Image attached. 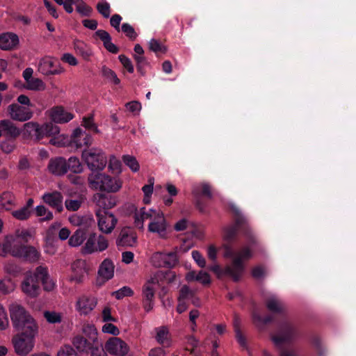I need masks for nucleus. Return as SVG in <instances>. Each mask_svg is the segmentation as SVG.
Listing matches in <instances>:
<instances>
[{
  "instance_id": "nucleus-54",
  "label": "nucleus",
  "mask_w": 356,
  "mask_h": 356,
  "mask_svg": "<svg viewBox=\"0 0 356 356\" xmlns=\"http://www.w3.org/2000/svg\"><path fill=\"white\" fill-rule=\"evenodd\" d=\"M44 316L49 323H58L61 322V316L55 312H45Z\"/></svg>"
},
{
  "instance_id": "nucleus-6",
  "label": "nucleus",
  "mask_w": 356,
  "mask_h": 356,
  "mask_svg": "<svg viewBox=\"0 0 356 356\" xmlns=\"http://www.w3.org/2000/svg\"><path fill=\"white\" fill-rule=\"evenodd\" d=\"M147 219H152L148 225L149 232L158 233L161 236L165 234L166 223L162 212H157L156 210L153 209H149V211H146L145 208H142L140 215H138L135 208V225L140 220L144 221Z\"/></svg>"
},
{
  "instance_id": "nucleus-61",
  "label": "nucleus",
  "mask_w": 356,
  "mask_h": 356,
  "mask_svg": "<svg viewBox=\"0 0 356 356\" xmlns=\"http://www.w3.org/2000/svg\"><path fill=\"white\" fill-rule=\"evenodd\" d=\"M108 248V241L103 236L99 235L97 238V251H104Z\"/></svg>"
},
{
  "instance_id": "nucleus-19",
  "label": "nucleus",
  "mask_w": 356,
  "mask_h": 356,
  "mask_svg": "<svg viewBox=\"0 0 356 356\" xmlns=\"http://www.w3.org/2000/svg\"><path fill=\"white\" fill-rule=\"evenodd\" d=\"M48 170L55 176H63L67 172V160L62 156L51 158L47 165Z\"/></svg>"
},
{
  "instance_id": "nucleus-43",
  "label": "nucleus",
  "mask_w": 356,
  "mask_h": 356,
  "mask_svg": "<svg viewBox=\"0 0 356 356\" xmlns=\"http://www.w3.org/2000/svg\"><path fill=\"white\" fill-rule=\"evenodd\" d=\"M311 343L313 347L315 348L317 352L318 356H325V349L323 347L321 339L317 335H314L311 338Z\"/></svg>"
},
{
  "instance_id": "nucleus-15",
  "label": "nucleus",
  "mask_w": 356,
  "mask_h": 356,
  "mask_svg": "<svg viewBox=\"0 0 356 356\" xmlns=\"http://www.w3.org/2000/svg\"><path fill=\"white\" fill-rule=\"evenodd\" d=\"M99 229L104 233H111L117 223V218L114 215L107 211H102L100 209L95 210Z\"/></svg>"
},
{
  "instance_id": "nucleus-22",
  "label": "nucleus",
  "mask_w": 356,
  "mask_h": 356,
  "mask_svg": "<svg viewBox=\"0 0 356 356\" xmlns=\"http://www.w3.org/2000/svg\"><path fill=\"white\" fill-rule=\"evenodd\" d=\"M97 305V300L92 296H83L76 302V309L81 314L87 315Z\"/></svg>"
},
{
  "instance_id": "nucleus-39",
  "label": "nucleus",
  "mask_w": 356,
  "mask_h": 356,
  "mask_svg": "<svg viewBox=\"0 0 356 356\" xmlns=\"http://www.w3.org/2000/svg\"><path fill=\"white\" fill-rule=\"evenodd\" d=\"M82 126H83L86 129L91 131L95 134H98L99 132L97 124L94 122L93 115H90L87 117H84L82 121Z\"/></svg>"
},
{
  "instance_id": "nucleus-63",
  "label": "nucleus",
  "mask_w": 356,
  "mask_h": 356,
  "mask_svg": "<svg viewBox=\"0 0 356 356\" xmlns=\"http://www.w3.org/2000/svg\"><path fill=\"white\" fill-rule=\"evenodd\" d=\"M17 102L21 104L20 106H24L29 108H33L35 106L34 104L31 102L30 99L28 96L25 95H20L17 97Z\"/></svg>"
},
{
  "instance_id": "nucleus-57",
  "label": "nucleus",
  "mask_w": 356,
  "mask_h": 356,
  "mask_svg": "<svg viewBox=\"0 0 356 356\" xmlns=\"http://www.w3.org/2000/svg\"><path fill=\"white\" fill-rule=\"evenodd\" d=\"M65 204L67 210L76 211L80 208L81 202L79 200H66Z\"/></svg>"
},
{
  "instance_id": "nucleus-8",
  "label": "nucleus",
  "mask_w": 356,
  "mask_h": 356,
  "mask_svg": "<svg viewBox=\"0 0 356 356\" xmlns=\"http://www.w3.org/2000/svg\"><path fill=\"white\" fill-rule=\"evenodd\" d=\"M60 128L52 122H47L42 126L33 122H29L24 124V134L25 136L34 138L40 141L44 137L54 136L58 134Z\"/></svg>"
},
{
  "instance_id": "nucleus-21",
  "label": "nucleus",
  "mask_w": 356,
  "mask_h": 356,
  "mask_svg": "<svg viewBox=\"0 0 356 356\" xmlns=\"http://www.w3.org/2000/svg\"><path fill=\"white\" fill-rule=\"evenodd\" d=\"M62 194L58 191L44 193L42 196L43 201L51 207L55 209L58 213L63 210Z\"/></svg>"
},
{
  "instance_id": "nucleus-29",
  "label": "nucleus",
  "mask_w": 356,
  "mask_h": 356,
  "mask_svg": "<svg viewBox=\"0 0 356 356\" xmlns=\"http://www.w3.org/2000/svg\"><path fill=\"white\" fill-rule=\"evenodd\" d=\"M143 53V47L140 44H135V54H138V56L135 55V63L137 65L138 72L142 75L145 74V67L148 65L146 58L141 56Z\"/></svg>"
},
{
  "instance_id": "nucleus-60",
  "label": "nucleus",
  "mask_w": 356,
  "mask_h": 356,
  "mask_svg": "<svg viewBox=\"0 0 356 356\" xmlns=\"http://www.w3.org/2000/svg\"><path fill=\"white\" fill-rule=\"evenodd\" d=\"M197 281L203 285H208L211 283V277L207 272L200 270L197 275Z\"/></svg>"
},
{
  "instance_id": "nucleus-59",
  "label": "nucleus",
  "mask_w": 356,
  "mask_h": 356,
  "mask_svg": "<svg viewBox=\"0 0 356 356\" xmlns=\"http://www.w3.org/2000/svg\"><path fill=\"white\" fill-rule=\"evenodd\" d=\"M192 257L197 264L200 268H204L206 266V260L204 257L200 254V252L197 250H193L192 252Z\"/></svg>"
},
{
  "instance_id": "nucleus-48",
  "label": "nucleus",
  "mask_w": 356,
  "mask_h": 356,
  "mask_svg": "<svg viewBox=\"0 0 356 356\" xmlns=\"http://www.w3.org/2000/svg\"><path fill=\"white\" fill-rule=\"evenodd\" d=\"M133 294V291L129 286H123L119 290L113 292L112 296L118 300H121L124 297L131 296Z\"/></svg>"
},
{
  "instance_id": "nucleus-27",
  "label": "nucleus",
  "mask_w": 356,
  "mask_h": 356,
  "mask_svg": "<svg viewBox=\"0 0 356 356\" xmlns=\"http://www.w3.org/2000/svg\"><path fill=\"white\" fill-rule=\"evenodd\" d=\"M115 266L110 259H105L100 264L98 275L104 280V282L113 278Z\"/></svg>"
},
{
  "instance_id": "nucleus-24",
  "label": "nucleus",
  "mask_w": 356,
  "mask_h": 356,
  "mask_svg": "<svg viewBox=\"0 0 356 356\" xmlns=\"http://www.w3.org/2000/svg\"><path fill=\"white\" fill-rule=\"evenodd\" d=\"M155 279H152V282H148L143 286V307L146 312H149L153 307L152 300L154 296V289L153 285L155 284Z\"/></svg>"
},
{
  "instance_id": "nucleus-37",
  "label": "nucleus",
  "mask_w": 356,
  "mask_h": 356,
  "mask_svg": "<svg viewBox=\"0 0 356 356\" xmlns=\"http://www.w3.org/2000/svg\"><path fill=\"white\" fill-rule=\"evenodd\" d=\"M149 49L158 56L167 52V47L156 39L150 40L149 42Z\"/></svg>"
},
{
  "instance_id": "nucleus-14",
  "label": "nucleus",
  "mask_w": 356,
  "mask_h": 356,
  "mask_svg": "<svg viewBox=\"0 0 356 356\" xmlns=\"http://www.w3.org/2000/svg\"><path fill=\"white\" fill-rule=\"evenodd\" d=\"M151 261L152 265L156 268L171 269L177 264L178 258L175 252L168 253L157 252L152 254Z\"/></svg>"
},
{
  "instance_id": "nucleus-13",
  "label": "nucleus",
  "mask_w": 356,
  "mask_h": 356,
  "mask_svg": "<svg viewBox=\"0 0 356 356\" xmlns=\"http://www.w3.org/2000/svg\"><path fill=\"white\" fill-rule=\"evenodd\" d=\"M82 159L92 171L91 174L99 172V171L104 170L107 163V159L104 153L101 149H97L83 151Z\"/></svg>"
},
{
  "instance_id": "nucleus-46",
  "label": "nucleus",
  "mask_w": 356,
  "mask_h": 356,
  "mask_svg": "<svg viewBox=\"0 0 356 356\" xmlns=\"http://www.w3.org/2000/svg\"><path fill=\"white\" fill-rule=\"evenodd\" d=\"M254 322L257 325H268L275 321V318L273 316H266L265 317H262L258 314H254L253 315Z\"/></svg>"
},
{
  "instance_id": "nucleus-17",
  "label": "nucleus",
  "mask_w": 356,
  "mask_h": 356,
  "mask_svg": "<svg viewBox=\"0 0 356 356\" xmlns=\"http://www.w3.org/2000/svg\"><path fill=\"white\" fill-rule=\"evenodd\" d=\"M8 111L13 120L24 122L33 117V111L31 108L20 106L19 104H12L8 108Z\"/></svg>"
},
{
  "instance_id": "nucleus-20",
  "label": "nucleus",
  "mask_w": 356,
  "mask_h": 356,
  "mask_svg": "<svg viewBox=\"0 0 356 356\" xmlns=\"http://www.w3.org/2000/svg\"><path fill=\"white\" fill-rule=\"evenodd\" d=\"M0 130L6 138L17 139L21 134L20 129L10 120L0 121Z\"/></svg>"
},
{
  "instance_id": "nucleus-32",
  "label": "nucleus",
  "mask_w": 356,
  "mask_h": 356,
  "mask_svg": "<svg viewBox=\"0 0 356 356\" xmlns=\"http://www.w3.org/2000/svg\"><path fill=\"white\" fill-rule=\"evenodd\" d=\"M88 238L85 245L82 248V252L85 254L97 252V238L95 233H88Z\"/></svg>"
},
{
  "instance_id": "nucleus-56",
  "label": "nucleus",
  "mask_w": 356,
  "mask_h": 356,
  "mask_svg": "<svg viewBox=\"0 0 356 356\" xmlns=\"http://www.w3.org/2000/svg\"><path fill=\"white\" fill-rule=\"evenodd\" d=\"M120 62L123 67L130 73L134 72V66L131 60L124 54H121L118 57Z\"/></svg>"
},
{
  "instance_id": "nucleus-44",
  "label": "nucleus",
  "mask_w": 356,
  "mask_h": 356,
  "mask_svg": "<svg viewBox=\"0 0 356 356\" xmlns=\"http://www.w3.org/2000/svg\"><path fill=\"white\" fill-rule=\"evenodd\" d=\"M97 10L102 15L104 18H108L111 15V6L110 4L106 2H99L96 6Z\"/></svg>"
},
{
  "instance_id": "nucleus-45",
  "label": "nucleus",
  "mask_w": 356,
  "mask_h": 356,
  "mask_svg": "<svg viewBox=\"0 0 356 356\" xmlns=\"http://www.w3.org/2000/svg\"><path fill=\"white\" fill-rule=\"evenodd\" d=\"M89 351H90V356H106V353L98 339L93 343L92 347H91Z\"/></svg>"
},
{
  "instance_id": "nucleus-18",
  "label": "nucleus",
  "mask_w": 356,
  "mask_h": 356,
  "mask_svg": "<svg viewBox=\"0 0 356 356\" xmlns=\"http://www.w3.org/2000/svg\"><path fill=\"white\" fill-rule=\"evenodd\" d=\"M104 348L108 353L117 356H124L129 350L127 343L118 337L110 338L106 342Z\"/></svg>"
},
{
  "instance_id": "nucleus-53",
  "label": "nucleus",
  "mask_w": 356,
  "mask_h": 356,
  "mask_svg": "<svg viewBox=\"0 0 356 356\" xmlns=\"http://www.w3.org/2000/svg\"><path fill=\"white\" fill-rule=\"evenodd\" d=\"M27 88L30 90H42L44 88L43 81L38 78H33L26 82Z\"/></svg>"
},
{
  "instance_id": "nucleus-35",
  "label": "nucleus",
  "mask_w": 356,
  "mask_h": 356,
  "mask_svg": "<svg viewBox=\"0 0 356 356\" xmlns=\"http://www.w3.org/2000/svg\"><path fill=\"white\" fill-rule=\"evenodd\" d=\"M74 47L76 52L81 55L84 59H88L91 56V51L87 44L82 41L74 42Z\"/></svg>"
},
{
  "instance_id": "nucleus-42",
  "label": "nucleus",
  "mask_w": 356,
  "mask_h": 356,
  "mask_svg": "<svg viewBox=\"0 0 356 356\" xmlns=\"http://www.w3.org/2000/svg\"><path fill=\"white\" fill-rule=\"evenodd\" d=\"M76 10L82 17H90L92 15L93 12L92 8L83 1H80V2L76 4Z\"/></svg>"
},
{
  "instance_id": "nucleus-52",
  "label": "nucleus",
  "mask_w": 356,
  "mask_h": 356,
  "mask_svg": "<svg viewBox=\"0 0 356 356\" xmlns=\"http://www.w3.org/2000/svg\"><path fill=\"white\" fill-rule=\"evenodd\" d=\"M75 136H80L83 138V143H84V146L88 147L92 144V138L90 134L83 131L81 128H76L74 129Z\"/></svg>"
},
{
  "instance_id": "nucleus-9",
  "label": "nucleus",
  "mask_w": 356,
  "mask_h": 356,
  "mask_svg": "<svg viewBox=\"0 0 356 356\" xmlns=\"http://www.w3.org/2000/svg\"><path fill=\"white\" fill-rule=\"evenodd\" d=\"M97 338V332L95 325L86 324L83 327L82 334L75 336L72 343L79 352L88 353Z\"/></svg>"
},
{
  "instance_id": "nucleus-23",
  "label": "nucleus",
  "mask_w": 356,
  "mask_h": 356,
  "mask_svg": "<svg viewBox=\"0 0 356 356\" xmlns=\"http://www.w3.org/2000/svg\"><path fill=\"white\" fill-rule=\"evenodd\" d=\"M50 117L56 123H66L74 118V115L66 111L63 106H55L50 111Z\"/></svg>"
},
{
  "instance_id": "nucleus-30",
  "label": "nucleus",
  "mask_w": 356,
  "mask_h": 356,
  "mask_svg": "<svg viewBox=\"0 0 356 356\" xmlns=\"http://www.w3.org/2000/svg\"><path fill=\"white\" fill-rule=\"evenodd\" d=\"M241 319L239 316L236 314H234L233 318V327L235 332V337L237 342L240 344V346L243 348H247V341L245 337L243 334L241 328Z\"/></svg>"
},
{
  "instance_id": "nucleus-50",
  "label": "nucleus",
  "mask_w": 356,
  "mask_h": 356,
  "mask_svg": "<svg viewBox=\"0 0 356 356\" xmlns=\"http://www.w3.org/2000/svg\"><path fill=\"white\" fill-rule=\"evenodd\" d=\"M195 292L192 291L187 285H184L179 290L178 299L185 300L187 298H193Z\"/></svg>"
},
{
  "instance_id": "nucleus-36",
  "label": "nucleus",
  "mask_w": 356,
  "mask_h": 356,
  "mask_svg": "<svg viewBox=\"0 0 356 356\" xmlns=\"http://www.w3.org/2000/svg\"><path fill=\"white\" fill-rule=\"evenodd\" d=\"M118 246H132L134 245V235L128 234L125 229H122L120 237L117 241Z\"/></svg>"
},
{
  "instance_id": "nucleus-38",
  "label": "nucleus",
  "mask_w": 356,
  "mask_h": 356,
  "mask_svg": "<svg viewBox=\"0 0 356 356\" xmlns=\"http://www.w3.org/2000/svg\"><path fill=\"white\" fill-rule=\"evenodd\" d=\"M102 73L104 77H105L108 81H109L114 85L120 84V80L117 76L116 73L111 69L106 67V65H104L102 67Z\"/></svg>"
},
{
  "instance_id": "nucleus-49",
  "label": "nucleus",
  "mask_w": 356,
  "mask_h": 356,
  "mask_svg": "<svg viewBox=\"0 0 356 356\" xmlns=\"http://www.w3.org/2000/svg\"><path fill=\"white\" fill-rule=\"evenodd\" d=\"M31 211L26 208L22 207L18 210L13 211L12 215L17 220H25L31 216Z\"/></svg>"
},
{
  "instance_id": "nucleus-4",
  "label": "nucleus",
  "mask_w": 356,
  "mask_h": 356,
  "mask_svg": "<svg viewBox=\"0 0 356 356\" xmlns=\"http://www.w3.org/2000/svg\"><path fill=\"white\" fill-rule=\"evenodd\" d=\"M8 254L30 262H35L40 257V252L33 246L24 245L13 236H6L0 243V256L6 257Z\"/></svg>"
},
{
  "instance_id": "nucleus-16",
  "label": "nucleus",
  "mask_w": 356,
  "mask_h": 356,
  "mask_svg": "<svg viewBox=\"0 0 356 356\" xmlns=\"http://www.w3.org/2000/svg\"><path fill=\"white\" fill-rule=\"evenodd\" d=\"M38 71L44 75H56L60 74L63 70L56 58L46 56L39 61Z\"/></svg>"
},
{
  "instance_id": "nucleus-10",
  "label": "nucleus",
  "mask_w": 356,
  "mask_h": 356,
  "mask_svg": "<svg viewBox=\"0 0 356 356\" xmlns=\"http://www.w3.org/2000/svg\"><path fill=\"white\" fill-rule=\"evenodd\" d=\"M38 332L22 331L13 337L12 342L18 355L26 356L33 350Z\"/></svg>"
},
{
  "instance_id": "nucleus-47",
  "label": "nucleus",
  "mask_w": 356,
  "mask_h": 356,
  "mask_svg": "<svg viewBox=\"0 0 356 356\" xmlns=\"http://www.w3.org/2000/svg\"><path fill=\"white\" fill-rule=\"evenodd\" d=\"M95 224V220L91 215L82 216L79 228L86 230L88 234V229Z\"/></svg>"
},
{
  "instance_id": "nucleus-2",
  "label": "nucleus",
  "mask_w": 356,
  "mask_h": 356,
  "mask_svg": "<svg viewBox=\"0 0 356 356\" xmlns=\"http://www.w3.org/2000/svg\"><path fill=\"white\" fill-rule=\"evenodd\" d=\"M229 209L233 215L234 225L225 228L224 231L225 243L222 247L225 257H232L234 256V243L239 231L249 240L250 243H255V237L250 228L248 218L234 204H229Z\"/></svg>"
},
{
  "instance_id": "nucleus-33",
  "label": "nucleus",
  "mask_w": 356,
  "mask_h": 356,
  "mask_svg": "<svg viewBox=\"0 0 356 356\" xmlns=\"http://www.w3.org/2000/svg\"><path fill=\"white\" fill-rule=\"evenodd\" d=\"M156 339L163 347H168L170 344L169 332L165 327H161L157 329Z\"/></svg>"
},
{
  "instance_id": "nucleus-1",
  "label": "nucleus",
  "mask_w": 356,
  "mask_h": 356,
  "mask_svg": "<svg viewBox=\"0 0 356 356\" xmlns=\"http://www.w3.org/2000/svg\"><path fill=\"white\" fill-rule=\"evenodd\" d=\"M266 306L270 312L281 316V319L277 323L276 334L271 337L275 346L291 343L300 336L298 324L288 318L286 307L281 301L271 297L266 300Z\"/></svg>"
},
{
  "instance_id": "nucleus-55",
  "label": "nucleus",
  "mask_w": 356,
  "mask_h": 356,
  "mask_svg": "<svg viewBox=\"0 0 356 356\" xmlns=\"http://www.w3.org/2000/svg\"><path fill=\"white\" fill-rule=\"evenodd\" d=\"M108 168L115 173L120 172L121 161L118 160L115 156H111L108 163Z\"/></svg>"
},
{
  "instance_id": "nucleus-64",
  "label": "nucleus",
  "mask_w": 356,
  "mask_h": 356,
  "mask_svg": "<svg viewBox=\"0 0 356 356\" xmlns=\"http://www.w3.org/2000/svg\"><path fill=\"white\" fill-rule=\"evenodd\" d=\"M102 320L104 322L108 323L111 321H116V319L111 315V309L108 307H104L102 311Z\"/></svg>"
},
{
  "instance_id": "nucleus-58",
  "label": "nucleus",
  "mask_w": 356,
  "mask_h": 356,
  "mask_svg": "<svg viewBox=\"0 0 356 356\" xmlns=\"http://www.w3.org/2000/svg\"><path fill=\"white\" fill-rule=\"evenodd\" d=\"M102 332L114 336H117L120 334V330L118 327L111 323H106L103 325Z\"/></svg>"
},
{
  "instance_id": "nucleus-41",
  "label": "nucleus",
  "mask_w": 356,
  "mask_h": 356,
  "mask_svg": "<svg viewBox=\"0 0 356 356\" xmlns=\"http://www.w3.org/2000/svg\"><path fill=\"white\" fill-rule=\"evenodd\" d=\"M16 147V139L6 138L0 144L1 149L6 154L11 153Z\"/></svg>"
},
{
  "instance_id": "nucleus-5",
  "label": "nucleus",
  "mask_w": 356,
  "mask_h": 356,
  "mask_svg": "<svg viewBox=\"0 0 356 356\" xmlns=\"http://www.w3.org/2000/svg\"><path fill=\"white\" fill-rule=\"evenodd\" d=\"M9 310L12 323L17 331H38L35 321L22 306L11 305Z\"/></svg>"
},
{
  "instance_id": "nucleus-11",
  "label": "nucleus",
  "mask_w": 356,
  "mask_h": 356,
  "mask_svg": "<svg viewBox=\"0 0 356 356\" xmlns=\"http://www.w3.org/2000/svg\"><path fill=\"white\" fill-rule=\"evenodd\" d=\"M88 181L92 188L108 193L116 192L121 187L120 184L115 178L99 172L90 174L88 176Z\"/></svg>"
},
{
  "instance_id": "nucleus-62",
  "label": "nucleus",
  "mask_w": 356,
  "mask_h": 356,
  "mask_svg": "<svg viewBox=\"0 0 356 356\" xmlns=\"http://www.w3.org/2000/svg\"><path fill=\"white\" fill-rule=\"evenodd\" d=\"M122 17L118 14L113 15L110 19L111 26H113L118 32L120 31V25L122 21Z\"/></svg>"
},
{
  "instance_id": "nucleus-26",
  "label": "nucleus",
  "mask_w": 356,
  "mask_h": 356,
  "mask_svg": "<svg viewBox=\"0 0 356 356\" xmlns=\"http://www.w3.org/2000/svg\"><path fill=\"white\" fill-rule=\"evenodd\" d=\"M19 44L18 36L13 33L0 34V49L2 50H11Z\"/></svg>"
},
{
  "instance_id": "nucleus-25",
  "label": "nucleus",
  "mask_w": 356,
  "mask_h": 356,
  "mask_svg": "<svg viewBox=\"0 0 356 356\" xmlns=\"http://www.w3.org/2000/svg\"><path fill=\"white\" fill-rule=\"evenodd\" d=\"M93 37L99 38L108 51L112 54H117L119 51L118 47L111 42V36L107 31L99 29L94 33Z\"/></svg>"
},
{
  "instance_id": "nucleus-3",
  "label": "nucleus",
  "mask_w": 356,
  "mask_h": 356,
  "mask_svg": "<svg viewBox=\"0 0 356 356\" xmlns=\"http://www.w3.org/2000/svg\"><path fill=\"white\" fill-rule=\"evenodd\" d=\"M40 283L46 291H51L56 286L50 278L47 267L43 266H38L33 273L25 275L21 284L22 291L27 296L35 298L41 293Z\"/></svg>"
},
{
  "instance_id": "nucleus-51",
  "label": "nucleus",
  "mask_w": 356,
  "mask_h": 356,
  "mask_svg": "<svg viewBox=\"0 0 356 356\" xmlns=\"http://www.w3.org/2000/svg\"><path fill=\"white\" fill-rule=\"evenodd\" d=\"M57 356H80L76 350L70 345L62 347L57 353Z\"/></svg>"
},
{
  "instance_id": "nucleus-40",
  "label": "nucleus",
  "mask_w": 356,
  "mask_h": 356,
  "mask_svg": "<svg viewBox=\"0 0 356 356\" xmlns=\"http://www.w3.org/2000/svg\"><path fill=\"white\" fill-rule=\"evenodd\" d=\"M149 184L143 186L142 191L144 193L143 202L145 204L150 202V198L153 193L154 179H149Z\"/></svg>"
},
{
  "instance_id": "nucleus-7",
  "label": "nucleus",
  "mask_w": 356,
  "mask_h": 356,
  "mask_svg": "<svg viewBox=\"0 0 356 356\" xmlns=\"http://www.w3.org/2000/svg\"><path fill=\"white\" fill-rule=\"evenodd\" d=\"M248 241L249 240L248 239ZM248 246L242 248L238 252L235 251L234 256L232 257L233 258L232 264L225 268V273L227 276L231 277L234 282H238L243 273L245 267L243 259H249L252 256L250 245H252L254 243H250V241H248Z\"/></svg>"
},
{
  "instance_id": "nucleus-31",
  "label": "nucleus",
  "mask_w": 356,
  "mask_h": 356,
  "mask_svg": "<svg viewBox=\"0 0 356 356\" xmlns=\"http://www.w3.org/2000/svg\"><path fill=\"white\" fill-rule=\"evenodd\" d=\"M88 234L86 232V231L82 228L77 229L69 239L68 243L72 247L80 245L86 238Z\"/></svg>"
},
{
  "instance_id": "nucleus-34",
  "label": "nucleus",
  "mask_w": 356,
  "mask_h": 356,
  "mask_svg": "<svg viewBox=\"0 0 356 356\" xmlns=\"http://www.w3.org/2000/svg\"><path fill=\"white\" fill-rule=\"evenodd\" d=\"M70 170L73 173H81L83 166L79 159L76 156H70L67 161V171Z\"/></svg>"
},
{
  "instance_id": "nucleus-28",
  "label": "nucleus",
  "mask_w": 356,
  "mask_h": 356,
  "mask_svg": "<svg viewBox=\"0 0 356 356\" xmlns=\"http://www.w3.org/2000/svg\"><path fill=\"white\" fill-rule=\"evenodd\" d=\"M116 204V200L114 196L111 194L108 195H100L97 202L98 209L102 211H107L113 208Z\"/></svg>"
},
{
  "instance_id": "nucleus-12",
  "label": "nucleus",
  "mask_w": 356,
  "mask_h": 356,
  "mask_svg": "<svg viewBox=\"0 0 356 356\" xmlns=\"http://www.w3.org/2000/svg\"><path fill=\"white\" fill-rule=\"evenodd\" d=\"M194 197L195 208L202 214L209 213V200L213 198L211 186L207 183H202L195 186L192 191Z\"/></svg>"
}]
</instances>
